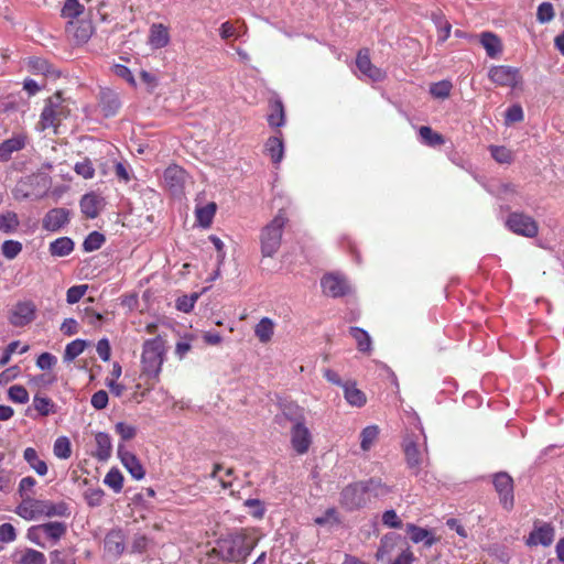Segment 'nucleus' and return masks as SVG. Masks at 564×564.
<instances>
[{
    "label": "nucleus",
    "mask_w": 564,
    "mask_h": 564,
    "mask_svg": "<svg viewBox=\"0 0 564 564\" xmlns=\"http://www.w3.org/2000/svg\"><path fill=\"white\" fill-rule=\"evenodd\" d=\"M258 540L254 532L242 529L220 539L215 551L223 561L243 564Z\"/></svg>",
    "instance_id": "1"
},
{
    "label": "nucleus",
    "mask_w": 564,
    "mask_h": 564,
    "mask_svg": "<svg viewBox=\"0 0 564 564\" xmlns=\"http://www.w3.org/2000/svg\"><path fill=\"white\" fill-rule=\"evenodd\" d=\"M15 513L26 521H35L41 518H67L70 516V509L65 501L53 502L52 500L25 497L18 505Z\"/></svg>",
    "instance_id": "2"
},
{
    "label": "nucleus",
    "mask_w": 564,
    "mask_h": 564,
    "mask_svg": "<svg viewBox=\"0 0 564 564\" xmlns=\"http://www.w3.org/2000/svg\"><path fill=\"white\" fill-rule=\"evenodd\" d=\"M165 341L161 336L145 340L141 355L142 373L148 378H158L165 359Z\"/></svg>",
    "instance_id": "3"
},
{
    "label": "nucleus",
    "mask_w": 564,
    "mask_h": 564,
    "mask_svg": "<svg viewBox=\"0 0 564 564\" xmlns=\"http://www.w3.org/2000/svg\"><path fill=\"white\" fill-rule=\"evenodd\" d=\"M286 223L288 218L281 209L278 215L262 228L260 242L263 257H273L278 252Z\"/></svg>",
    "instance_id": "4"
},
{
    "label": "nucleus",
    "mask_w": 564,
    "mask_h": 564,
    "mask_svg": "<svg viewBox=\"0 0 564 564\" xmlns=\"http://www.w3.org/2000/svg\"><path fill=\"white\" fill-rule=\"evenodd\" d=\"M554 540L555 527L551 522L535 520L531 532L524 538V543L529 547H549L553 544Z\"/></svg>",
    "instance_id": "5"
},
{
    "label": "nucleus",
    "mask_w": 564,
    "mask_h": 564,
    "mask_svg": "<svg viewBox=\"0 0 564 564\" xmlns=\"http://www.w3.org/2000/svg\"><path fill=\"white\" fill-rule=\"evenodd\" d=\"M368 503L369 497L362 481L352 482L340 492V505L349 511L364 508Z\"/></svg>",
    "instance_id": "6"
},
{
    "label": "nucleus",
    "mask_w": 564,
    "mask_h": 564,
    "mask_svg": "<svg viewBox=\"0 0 564 564\" xmlns=\"http://www.w3.org/2000/svg\"><path fill=\"white\" fill-rule=\"evenodd\" d=\"M506 226L513 234L528 238H533L539 232L536 221L523 213H511L506 220Z\"/></svg>",
    "instance_id": "7"
},
{
    "label": "nucleus",
    "mask_w": 564,
    "mask_h": 564,
    "mask_svg": "<svg viewBox=\"0 0 564 564\" xmlns=\"http://www.w3.org/2000/svg\"><path fill=\"white\" fill-rule=\"evenodd\" d=\"M492 484L499 496L502 508L510 511L514 506L512 477L506 471H499L494 475Z\"/></svg>",
    "instance_id": "8"
},
{
    "label": "nucleus",
    "mask_w": 564,
    "mask_h": 564,
    "mask_svg": "<svg viewBox=\"0 0 564 564\" xmlns=\"http://www.w3.org/2000/svg\"><path fill=\"white\" fill-rule=\"evenodd\" d=\"M164 184L173 196L181 197L188 182V174L178 165L169 166L163 174Z\"/></svg>",
    "instance_id": "9"
},
{
    "label": "nucleus",
    "mask_w": 564,
    "mask_h": 564,
    "mask_svg": "<svg viewBox=\"0 0 564 564\" xmlns=\"http://www.w3.org/2000/svg\"><path fill=\"white\" fill-rule=\"evenodd\" d=\"M356 66L360 72V78L370 82H381L386 78V72L375 66L370 61L369 50L362 48L356 57Z\"/></svg>",
    "instance_id": "10"
},
{
    "label": "nucleus",
    "mask_w": 564,
    "mask_h": 564,
    "mask_svg": "<svg viewBox=\"0 0 564 564\" xmlns=\"http://www.w3.org/2000/svg\"><path fill=\"white\" fill-rule=\"evenodd\" d=\"M404 455L408 468L417 476L426 465V454L419 448V445L411 438L404 441Z\"/></svg>",
    "instance_id": "11"
},
{
    "label": "nucleus",
    "mask_w": 564,
    "mask_h": 564,
    "mask_svg": "<svg viewBox=\"0 0 564 564\" xmlns=\"http://www.w3.org/2000/svg\"><path fill=\"white\" fill-rule=\"evenodd\" d=\"M488 76L491 82L499 86L516 87L521 80L519 69L506 65L491 67Z\"/></svg>",
    "instance_id": "12"
},
{
    "label": "nucleus",
    "mask_w": 564,
    "mask_h": 564,
    "mask_svg": "<svg viewBox=\"0 0 564 564\" xmlns=\"http://www.w3.org/2000/svg\"><path fill=\"white\" fill-rule=\"evenodd\" d=\"M63 115V108L61 106L59 95H55L47 99L45 107L41 113V120L39 124L41 130H45L52 127H56Z\"/></svg>",
    "instance_id": "13"
},
{
    "label": "nucleus",
    "mask_w": 564,
    "mask_h": 564,
    "mask_svg": "<svg viewBox=\"0 0 564 564\" xmlns=\"http://www.w3.org/2000/svg\"><path fill=\"white\" fill-rule=\"evenodd\" d=\"M291 445L293 449L299 454L303 455L308 452L312 444V435L308 427L305 425V421L292 425L291 427Z\"/></svg>",
    "instance_id": "14"
},
{
    "label": "nucleus",
    "mask_w": 564,
    "mask_h": 564,
    "mask_svg": "<svg viewBox=\"0 0 564 564\" xmlns=\"http://www.w3.org/2000/svg\"><path fill=\"white\" fill-rule=\"evenodd\" d=\"M321 285L323 292L332 297L344 296L349 292V285L345 278L339 274L329 273L326 274L322 281Z\"/></svg>",
    "instance_id": "15"
},
{
    "label": "nucleus",
    "mask_w": 564,
    "mask_h": 564,
    "mask_svg": "<svg viewBox=\"0 0 564 564\" xmlns=\"http://www.w3.org/2000/svg\"><path fill=\"white\" fill-rule=\"evenodd\" d=\"M118 456L124 468L134 479L141 480L144 477L145 471L139 458L133 453L127 451L123 444L118 445Z\"/></svg>",
    "instance_id": "16"
},
{
    "label": "nucleus",
    "mask_w": 564,
    "mask_h": 564,
    "mask_svg": "<svg viewBox=\"0 0 564 564\" xmlns=\"http://www.w3.org/2000/svg\"><path fill=\"white\" fill-rule=\"evenodd\" d=\"M106 552L115 557H119L126 550V536L121 529H113L105 538Z\"/></svg>",
    "instance_id": "17"
},
{
    "label": "nucleus",
    "mask_w": 564,
    "mask_h": 564,
    "mask_svg": "<svg viewBox=\"0 0 564 564\" xmlns=\"http://www.w3.org/2000/svg\"><path fill=\"white\" fill-rule=\"evenodd\" d=\"M34 311V305L32 303L20 302L12 310L10 323L17 327L25 326L33 321Z\"/></svg>",
    "instance_id": "18"
},
{
    "label": "nucleus",
    "mask_w": 564,
    "mask_h": 564,
    "mask_svg": "<svg viewBox=\"0 0 564 564\" xmlns=\"http://www.w3.org/2000/svg\"><path fill=\"white\" fill-rule=\"evenodd\" d=\"M69 221V212L65 208L51 209L43 218V227L56 231Z\"/></svg>",
    "instance_id": "19"
},
{
    "label": "nucleus",
    "mask_w": 564,
    "mask_h": 564,
    "mask_svg": "<svg viewBox=\"0 0 564 564\" xmlns=\"http://www.w3.org/2000/svg\"><path fill=\"white\" fill-rule=\"evenodd\" d=\"M11 557L15 564H46L44 553L31 547L15 550Z\"/></svg>",
    "instance_id": "20"
},
{
    "label": "nucleus",
    "mask_w": 564,
    "mask_h": 564,
    "mask_svg": "<svg viewBox=\"0 0 564 564\" xmlns=\"http://www.w3.org/2000/svg\"><path fill=\"white\" fill-rule=\"evenodd\" d=\"M284 420L291 422L293 425L304 422V410L295 403H285L282 405L281 414L275 416V422L282 425Z\"/></svg>",
    "instance_id": "21"
},
{
    "label": "nucleus",
    "mask_w": 564,
    "mask_h": 564,
    "mask_svg": "<svg viewBox=\"0 0 564 564\" xmlns=\"http://www.w3.org/2000/svg\"><path fill=\"white\" fill-rule=\"evenodd\" d=\"M26 137L24 134H17L10 139L4 140L0 144V161L7 162L11 159L12 153L22 150L25 147Z\"/></svg>",
    "instance_id": "22"
},
{
    "label": "nucleus",
    "mask_w": 564,
    "mask_h": 564,
    "mask_svg": "<svg viewBox=\"0 0 564 564\" xmlns=\"http://www.w3.org/2000/svg\"><path fill=\"white\" fill-rule=\"evenodd\" d=\"M170 43L169 29L162 23L153 24L150 28L149 44L152 48H163Z\"/></svg>",
    "instance_id": "23"
},
{
    "label": "nucleus",
    "mask_w": 564,
    "mask_h": 564,
    "mask_svg": "<svg viewBox=\"0 0 564 564\" xmlns=\"http://www.w3.org/2000/svg\"><path fill=\"white\" fill-rule=\"evenodd\" d=\"M95 442L96 451L94 453V457H96L99 462L108 460L112 452V443L110 435L105 432H98L95 435Z\"/></svg>",
    "instance_id": "24"
},
{
    "label": "nucleus",
    "mask_w": 564,
    "mask_h": 564,
    "mask_svg": "<svg viewBox=\"0 0 564 564\" xmlns=\"http://www.w3.org/2000/svg\"><path fill=\"white\" fill-rule=\"evenodd\" d=\"M44 538L51 541L53 544L59 542V540L66 534L67 525L59 521H50L41 524Z\"/></svg>",
    "instance_id": "25"
},
{
    "label": "nucleus",
    "mask_w": 564,
    "mask_h": 564,
    "mask_svg": "<svg viewBox=\"0 0 564 564\" xmlns=\"http://www.w3.org/2000/svg\"><path fill=\"white\" fill-rule=\"evenodd\" d=\"M101 203L102 199L98 195L86 194L80 199V209L86 217L94 219L99 215Z\"/></svg>",
    "instance_id": "26"
},
{
    "label": "nucleus",
    "mask_w": 564,
    "mask_h": 564,
    "mask_svg": "<svg viewBox=\"0 0 564 564\" xmlns=\"http://www.w3.org/2000/svg\"><path fill=\"white\" fill-rule=\"evenodd\" d=\"M344 397L351 406H364L367 402L366 394L356 387L355 382L348 381L343 384Z\"/></svg>",
    "instance_id": "27"
},
{
    "label": "nucleus",
    "mask_w": 564,
    "mask_h": 564,
    "mask_svg": "<svg viewBox=\"0 0 564 564\" xmlns=\"http://www.w3.org/2000/svg\"><path fill=\"white\" fill-rule=\"evenodd\" d=\"M362 482L367 490L369 501L371 498H383L392 491V488L382 482L380 478H370L368 480H364Z\"/></svg>",
    "instance_id": "28"
},
{
    "label": "nucleus",
    "mask_w": 564,
    "mask_h": 564,
    "mask_svg": "<svg viewBox=\"0 0 564 564\" xmlns=\"http://www.w3.org/2000/svg\"><path fill=\"white\" fill-rule=\"evenodd\" d=\"M100 107L105 117L115 116L121 107L119 96L110 90L102 91L100 97Z\"/></svg>",
    "instance_id": "29"
},
{
    "label": "nucleus",
    "mask_w": 564,
    "mask_h": 564,
    "mask_svg": "<svg viewBox=\"0 0 564 564\" xmlns=\"http://www.w3.org/2000/svg\"><path fill=\"white\" fill-rule=\"evenodd\" d=\"M264 150L274 164H280L283 160L284 145L280 137H270L265 142Z\"/></svg>",
    "instance_id": "30"
},
{
    "label": "nucleus",
    "mask_w": 564,
    "mask_h": 564,
    "mask_svg": "<svg viewBox=\"0 0 564 564\" xmlns=\"http://www.w3.org/2000/svg\"><path fill=\"white\" fill-rule=\"evenodd\" d=\"M408 531L410 533L411 540L414 543L423 542L425 546L431 547L436 542V539L427 529L420 528L414 524H409Z\"/></svg>",
    "instance_id": "31"
},
{
    "label": "nucleus",
    "mask_w": 564,
    "mask_h": 564,
    "mask_svg": "<svg viewBox=\"0 0 564 564\" xmlns=\"http://www.w3.org/2000/svg\"><path fill=\"white\" fill-rule=\"evenodd\" d=\"M50 253L54 257L68 256L74 250V241L68 237H61L50 243Z\"/></svg>",
    "instance_id": "32"
},
{
    "label": "nucleus",
    "mask_w": 564,
    "mask_h": 564,
    "mask_svg": "<svg viewBox=\"0 0 564 564\" xmlns=\"http://www.w3.org/2000/svg\"><path fill=\"white\" fill-rule=\"evenodd\" d=\"M23 457L25 462L30 465V467L34 469L37 475L44 476L47 474L46 463L39 457L37 452L34 448H25Z\"/></svg>",
    "instance_id": "33"
},
{
    "label": "nucleus",
    "mask_w": 564,
    "mask_h": 564,
    "mask_svg": "<svg viewBox=\"0 0 564 564\" xmlns=\"http://www.w3.org/2000/svg\"><path fill=\"white\" fill-rule=\"evenodd\" d=\"M274 333V323L269 317H262L254 327V334L261 343L271 340Z\"/></svg>",
    "instance_id": "34"
},
{
    "label": "nucleus",
    "mask_w": 564,
    "mask_h": 564,
    "mask_svg": "<svg viewBox=\"0 0 564 564\" xmlns=\"http://www.w3.org/2000/svg\"><path fill=\"white\" fill-rule=\"evenodd\" d=\"M480 43L490 57H495L501 52V42L499 37L491 32L482 33Z\"/></svg>",
    "instance_id": "35"
},
{
    "label": "nucleus",
    "mask_w": 564,
    "mask_h": 564,
    "mask_svg": "<svg viewBox=\"0 0 564 564\" xmlns=\"http://www.w3.org/2000/svg\"><path fill=\"white\" fill-rule=\"evenodd\" d=\"M33 408L37 411L41 416H47L56 413L55 403L47 397L34 395Z\"/></svg>",
    "instance_id": "36"
},
{
    "label": "nucleus",
    "mask_w": 564,
    "mask_h": 564,
    "mask_svg": "<svg viewBox=\"0 0 564 564\" xmlns=\"http://www.w3.org/2000/svg\"><path fill=\"white\" fill-rule=\"evenodd\" d=\"M349 333L351 337L356 340L358 349L362 352H368L371 350V339L369 334L359 327H350Z\"/></svg>",
    "instance_id": "37"
},
{
    "label": "nucleus",
    "mask_w": 564,
    "mask_h": 564,
    "mask_svg": "<svg viewBox=\"0 0 564 564\" xmlns=\"http://www.w3.org/2000/svg\"><path fill=\"white\" fill-rule=\"evenodd\" d=\"M20 225L18 215L13 212H7L0 215V231L13 234Z\"/></svg>",
    "instance_id": "38"
},
{
    "label": "nucleus",
    "mask_w": 564,
    "mask_h": 564,
    "mask_svg": "<svg viewBox=\"0 0 564 564\" xmlns=\"http://www.w3.org/2000/svg\"><path fill=\"white\" fill-rule=\"evenodd\" d=\"M152 544V540L143 533H135L130 543V553L133 554H142L145 553L150 545Z\"/></svg>",
    "instance_id": "39"
},
{
    "label": "nucleus",
    "mask_w": 564,
    "mask_h": 564,
    "mask_svg": "<svg viewBox=\"0 0 564 564\" xmlns=\"http://www.w3.org/2000/svg\"><path fill=\"white\" fill-rule=\"evenodd\" d=\"M87 343L83 339H75L66 345L64 351V361L70 362L77 358L86 348Z\"/></svg>",
    "instance_id": "40"
},
{
    "label": "nucleus",
    "mask_w": 564,
    "mask_h": 564,
    "mask_svg": "<svg viewBox=\"0 0 564 564\" xmlns=\"http://www.w3.org/2000/svg\"><path fill=\"white\" fill-rule=\"evenodd\" d=\"M379 435V429L377 425H369L365 427L360 433V446L362 451L367 452L371 448Z\"/></svg>",
    "instance_id": "41"
},
{
    "label": "nucleus",
    "mask_w": 564,
    "mask_h": 564,
    "mask_svg": "<svg viewBox=\"0 0 564 564\" xmlns=\"http://www.w3.org/2000/svg\"><path fill=\"white\" fill-rule=\"evenodd\" d=\"M216 213V204L209 203L206 206L196 209V218L200 226L207 228L210 226Z\"/></svg>",
    "instance_id": "42"
},
{
    "label": "nucleus",
    "mask_w": 564,
    "mask_h": 564,
    "mask_svg": "<svg viewBox=\"0 0 564 564\" xmlns=\"http://www.w3.org/2000/svg\"><path fill=\"white\" fill-rule=\"evenodd\" d=\"M54 455L61 459H67L72 455V445L66 436H59L55 440L53 446Z\"/></svg>",
    "instance_id": "43"
},
{
    "label": "nucleus",
    "mask_w": 564,
    "mask_h": 564,
    "mask_svg": "<svg viewBox=\"0 0 564 564\" xmlns=\"http://www.w3.org/2000/svg\"><path fill=\"white\" fill-rule=\"evenodd\" d=\"M419 133L423 142L427 145L435 147L444 143L443 135L433 131L430 127H421Z\"/></svg>",
    "instance_id": "44"
},
{
    "label": "nucleus",
    "mask_w": 564,
    "mask_h": 564,
    "mask_svg": "<svg viewBox=\"0 0 564 564\" xmlns=\"http://www.w3.org/2000/svg\"><path fill=\"white\" fill-rule=\"evenodd\" d=\"M104 482L115 492H120L123 487V476L118 469L111 468L105 476Z\"/></svg>",
    "instance_id": "45"
},
{
    "label": "nucleus",
    "mask_w": 564,
    "mask_h": 564,
    "mask_svg": "<svg viewBox=\"0 0 564 564\" xmlns=\"http://www.w3.org/2000/svg\"><path fill=\"white\" fill-rule=\"evenodd\" d=\"M272 112L268 116V122L271 127H282L284 124V109L280 100H275L272 105Z\"/></svg>",
    "instance_id": "46"
},
{
    "label": "nucleus",
    "mask_w": 564,
    "mask_h": 564,
    "mask_svg": "<svg viewBox=\"0 0 564 564\" xmlns=\"http://www.w3.org/2000/svg\"><path fill=\"white\" fill-rule=\"evenodd\" d=\"M453 85L449 80L434 83L430 87V94L434 98L445 99L449 96Z\"/></svg>",
    "instance_id": "47"
},
{
    "label": "nucleus",
    "mask_w": 564,
    "mask_h": 564,
    "mask_svg": "<svg viewBox=\"0 0 564 564\" xmlns=\"http://www.w3.org/2000/svg\"><path fill=\"white\" fill-rule=\"evenodd\" d=\"M105 242V236L98 231L90 232L83 242V248L87 252H91L101 248Z\"/></svg>",
    "instance_id": "48"
},
{
    "label": "nucleus",
    "mask_w": 564,
    "mask_h": 564,
    "mask_svg": "<svg viewBox=\"0 0 564 564\" xmlns=\"http://www.w3.org/2000/svg\"><path fill=\"white\" fill-rule=\"evenodd\" d=\"M84 7L78 2V0H65V3L62 8V15L64 18L74 19L79 17L83 13Z\"/></svg>",
    "instance_id": "49"
},
{
    "label": "nucleus",
    "mask_w": 564,
    "mask_h": 564,
    "mask_svg": "<svg viewBox=\"0 0 564 564\" xmlns=\"http://www.w3.org/2000/svg\"><path fill=\"white\" fill-rule=\"evenodd\" d=\"M555 17V12H554V7L551 2H542L539 7H538V11H536V20L544 24V23H549L550 21H552Z\"/></svg>",
    "instance_id": "50"
},
{
    "label": "nucleus",
    "mask_w": 564,
    "mask_h": 564,
    "mask_svg": "<svg viewBox=\"0 0 564 564\" xmlns=\"http://www.w3.org/2000/svg\"><path fill=\"white\" fill-rule=\"evenodd\" d=\"M9 399L15 403L24 404L29 401L28 390L20 384H14L8 390Z\"/></svg>",
    "instance_id": "51"
},
{
    "label": "nucleus",
    "mask_w": 564,
    "mask_h": 564,
    "mask_svg": "<svg viewBox=\"0 0 564 564\" xmlns=\"http://www.w3.org/2000/svg\"><path fill=\"white\" fill-rule=\"evenodd\" d=\"M22 250V245L15 240H6L1 246L2 254L9 259H14Z\"/></svg>",
    "instance_id": "52"
},
{
    "label": "nucleus",
    "mask_w": 564,
    "mask_h": 564,
    "mask_svg": "<svg viewBox=\"0 0 564 564\" xmlns=\"http://www.w3.org/2000/svg\"><path fill=\"white\" fill-rule=\"evenodd\" d=\"M88 290L87 284L74 285L67 290L66 301L68 304H75L86 294Z\"/></svg>",
    "instance_id": "53"
},
{
    "label": "nucleus",
    "mask_w": 564,
    "mask_h": 564,
    "mask_svg": "<svg viewBox=\"0 0 564 564\" xmlns=\"http://www.w3.org/2000/svg\"><path fill=\"white\" fill-rule=\"evenodd\" d=\"M115 431L118 435H120L122 441L132 440L137 435V429L133 425L127 424L124 422H118L115 425Z\"/></svg>",
    "instance_id": "54"
},
{
    "label": "nucleus",
    "mask_w": 564,
    "mask_h": 564,
    "mask_svg": "<svg viewBox=\"0 0 564 564\" xmlns=\"http://www.w3.org/2000/svg\"><path fill=\"white\" fill-rule=\"evenodd\" d=\"M197 299V293H194L189 296L183 295L176 300V308L181 312L188 313L194 308Z\"/></svg>",
    "instance_id": "55"
},
{
    "label": "nucleus",
    "mask_w": 564,
    "mask_h": 564,
    "mask_svg": "<svg viewBox=\"0 0 564 564\" xmlns=\"http://www.w3.org/2000/svg\"><path fill=\"white\" fill-rule=\"evenodd\" d=\"M74 171L86 180L93 178L95 175L93 163L87 159L82 162H77L74 166Z\"/></svg>",
    "instance_id": "56"
},
{
    "label": "nucleus",
    "mask_w": 564,
    "mask_h": 564,
    "mask_svg": "<svg viewBox=\"0 0 564 564\" xmlns=\"http://www.w3.org/2000/svg\"><path fill=\"white\" fill-rule=\"evenodd\" d=\"M104 498V491L100 488H89L85 492V500L90 507L100 506Z\"/></svg>",
    "instance_id": "57"
},
{
    "label": "nucleus",
    "mask_w": 564,
    "mask_h": 564,
    "mask_svg": "<svg viewBox=\"0 0 564 564\" xmlns=\"http://www.w3.org/2000/svg\"><path fill=\"white\" fill-rule=\"evenodd\" d=\"M17 540V530L11 523L0 525V542L12 543Z\"/></svg>",
    "instance_id": "58"
},
{
    "label": "nucleus",
    "mask_w": 564,
    "mask_h": 564,
    "mask_svg": "<svg viewBox=\"0 0 564 564\" xmlns=\"http://www.w3.org/2000/svg\"><path fill=\"white\" fill-rule=\"evenodd\" d=\"M492 158L499 163H510L512 160L511 151L505 147H491Z\"/></svg>",
    "instance_id": "59"
},
{
    "label": "nucleus",
    "mask_w": 564,
    "mask_h": 564,
    "mask_svg": "<svg viewBox=\"0 0 564 564\" xmlns=\"http://www.w3.org/2000/svg\"><path fill=\"white\" fill-rule=\"evenodd\" d=\"M394 544L391 540L384 538L381 540L380 546L376 553L377 561H384L393 552Z\"/></svg>",
    "instance_id": "60"
},
{
    "label": "nucleus",
    "mask_w": 564,
    "mask_h": 564,
    "mask_svg": "<svg viewBox=\"0 0 564 564\" xmlns=\"http://www.w3.org/2000/svg\"><path fill=\"white\" fill-rule=\"evenodd\" d=\"M36 485V480L31 477H24L19 482V494L21 496V500H24L25 497H32L30 494L32 492L34 486Z\"/></svg>",
    "instance_id": "61"
},
{
    "label": "nucleus",
    "mask_w": 564,
    "mask_h": 564,
    "mask_svg": "<svg viewBox=\"0 0 564 564\" xmlns=\"http://www.w3.org/2000/svg\"><path fill=\"white\" fill-rule=\"evenodd\" d=\"M43 536L44 535H43V531L41 529V524L33 525V527L29 528V530L26 532L28 540L39 546H42V547L45 546L44 542L42 541Z\"/></svg>",
    "instance_id": "62"
},
{
    "label": "nucleus",
    "mask_w": 564,
    "mask_h": 564,
    "mask_svg": "<svg viewBox=\"0 0 564 564\" xmlns=\"http://www.w3.org/2000/svg\"><path fill=\"white\" fill-rule=\"evenodd\" d=\"M108 400V393L105 390H99L93 394L90 403L96 410H102L107 406Z\"/></svg>",
    "instance_id": "63"
},
{
    "label": "nucleus",
    "mask_w": 564,
    "mask_h": 564,
    "mask_svg": "<svg viewBox=\"0 0 564 564\" xmlns=\"http://www.w3.org/2000/svg\"><path fill=\"white\" fill-rule=\"evenodd\" d=\"M51 564H76L75 558L64 556L59 550L50 553Z\"/></svg>",
    "instance_id": "64"
}]
</instances>
